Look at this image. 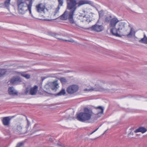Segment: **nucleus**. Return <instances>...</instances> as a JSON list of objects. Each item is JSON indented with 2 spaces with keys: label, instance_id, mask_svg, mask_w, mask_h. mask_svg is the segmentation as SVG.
I'll return each instance as SVG.
<instances>
[{
  "label": "nucleus",
  "instance_id": "obj_1",
  "mask_svg": "<svg viewBox=\"0 0 147 147\" xmlns=\"http://www.w3.org/2000/svg\"><path fill=\"white\" fill-rule=\"evenodd\" d=\"M67 8L69 11H65L60 16V19L62 20H68L69 22L72 24H74L78 26V23L80 22H84L86 20L85 14H80L78 16L76 21L74 19L73 16L77 7L89 3V1L85 0H80L77 2L76 0H67Z\"/></svg>",
  "mask_w": 147,
  "mask_h": 147
},
{
  "label": "nucleus",
  "instance_id": "obj_2",
  "mask_svg": "<svg viewBox=\"0 0 147 147\" xmlns=\"http://www.w3.org/2000/svg\"><path fill=\"white\" fill-rule=\"evenodd\" d=\"M32 4V2L31 1L29 2V3L28 4L26 1H23L22 0H18L17 2V5L19 13L21 15L24 14L28 10L31 16L34 17L32 13L31 9Z\"/></svg>",
  "mask_w": 147,
  "mask_h": 147
},
{
  "label": "nucleus",
  "instance_id": "obj_3",
  "mask_svg": "<svg viewBox=\"0 0 147 147\" xmlns=\"http://www.w3.org/2000/svg\"><path fill=\"white\" fill-rule=\"evenodd\" d=\"M84 111L77 114L76 118L80 121L85 122L91 119L93 113L91 109L87 107L84 108Z\"/></svg>",
  "mask_w": 147,
  "mask_h": 147
},
{
  "label": "nucleus",
  "instance_id": "obj_4",
  "mask_svg": "<svg viewBox=\"0 0 147 147\" xmlns=\"http://www.w3.org/2000/svg\"><path fill=\"white\" fill-rule=\"evenodd\" d=\"M114 28H110V32L113 35L116 36H120L119 34L120 33V30L124 29L125 28L123 22L119 23V26H117Z\"/></svg>",
  "mask_w": 147,
  "mask_h": 147
},
{
  "label": "nucleus",
  "instance_id": "obj_5",
  "mask_svg": "<svg viewBox=\"0 0 147 147\" xmlns=\"http://www.w3.org/2000/svg\"><path fill=\"white\" fill-rule=\"evenodd\" d=\"M78 85L72 84L69 86L67 88V93L70 94H73L77 92L79 89Z\"/></svg>",
  "mask_w": 147,
  "mask_h": 147
},
{
  "label": "nucleus",
  "instance_id": "obj_6",
  "mask_svg": "<svg viewBox=\"0 0 147 147\" xmlns=\"http://www.w3.org/2000/svg\"><path fill=\"white\" fill-rule=\"evenodd\" d=\"M38 87L37 85H34L32 87H28L27 88L25 93H28L31 95H34L36 94L38 91Z\"/></svg>",
  "mask_w": 147,
  "mask_h": 147
},
{
  "label": "nucleus",
  "instance_id": "obj_7",
  "mask_svg": "<svg viewBox=\"0 0 147 147\" xmlns=\"http://www.w3.org/2000/svg\"><path fill=\"white\" fill-rule=\"evenodd\" d=\"M36 11L38 13H44L45 10H47L46 4L44 3H39L35 6Z\"/></svg>",
  "mask_w": 147,
  "mask_h": 147
},
{
  "label": "nucleus",
  "instance_id": "obj_8",
  "mask_svg": "<svg viewBox=\"0 0 147 147\" xmlns=\"http://www.w3.org/2000/svg\"><path fill=\"white\" fill-rule=\"evenodd\" d=\"M109 27L110 28H114L117 26H119V23L121 22H120L116 17L113 18L109 20Z\"/></svg>",
  "mask_w": 147,
  "mask_h": 147
},
{
  "label": "nucleus",
  "instance_id": "obj_9",
  "mask_svg": "<svg viewBox=\"0 0 147 147\" xmlns=\"http://www.w3.org/2000/svg\"><path fill=\"white\" fill-rule=\"evenodd\" d=\"M91 29L92 31L98 32L103 31L104 29L103 26L102 25L96 24L92 26Z\"/></svg>",
  "mask_w": 147,
  "mask_h": 147
},
{
  "label": "nucleus",
  "instance_id": "obj_10",
  "mask_svg": "<svg viewBox=\"0 0 147 147\" xmlns=\"http://www.w3.org/2000/svg\"><path fill=\"white\" fill-rule=\"evenodd\" d=\"M21 82L20 78L18 76L13 77L10 81V83L13 85L19 84Z\"/></svg>",
  "mask_w": 147,
  "mask_h": 147
},
{
  "label": "nucleus",
  "instance_id": "obj_11",
  "mask_svg": "<svg viewBox=\"0 0 147 147\" xmlns=\"http://www.w3.org/2000/svg\"><path fill=\"white\" fill-rule=\"evenodd\" d=\"M11 118L10 117H7L2 118V121L3 124L5 126H9L10 124Z\"/></svg>",
  "mask_w": 147,
  "mask_h": 147
},
{
  "label": "nucleus",
  "instance_id": "obj_12",
  "mask_svg": "<svg viewBox=\"0 0 147 147\" xmlns=\"http://www.w3.org/2000/svg\"><path fill=\"white\" fill-rule=\"evenodd\" d=\"M60 9V7H57V8L53 10V11L52 12L51 15L55 17V19L58 18L59 16V10Z\"/></svg>",
  "mask_w": 147,
  "mask_h": 147
},
{
  "label": "nucleus",
  "instance_id": "obj_13",
  "mask_svg": "<svg viewBox=\"0 0 147 147\" xmlns=\"http://www.w3.org/2000/svg\"><path fill=\"white\" fill-rule=\"evenodd\" d=\"M8 92L9 94L10 95H18V92L15 90L12 87H9Z\"/></svg>",
  "mask_w": 147,
  "mask_h": 147
},
{
  "label": "nucleus",
  "instance_id": "obj_14",
  "mask_svg": "<svg viewBox=\"0 0 147 147\" xmlns=\"http://www.w3.org/2000/svg\"><path fill=\"white\" fill-rule=\"evenodd\" d=\"M51 89L53 90H56L59 87V84L57 80L51 82Z\"/></svg>",
  "mask_w": 147,
  "mask_h": 147
},
{
  "label": "nucleus",
  "instance_id": "obj_15",
  "mask_svg": "<svg viewBox=\"0 0 147 147\" xmlns=\"http://www.w3.org/2000/svg\"><path fill=\"white\" fill-rule=\"evenodd\" d=\"M96 87L94 88L88 90L86 89H85L84 91H101L102 90V89L101 88H100L99 86L98 85H95Z\"/></svg>",
  "mask_w": 147,
  "mask_h": 147
},
{
  "label": "nucleus",
  "instance_id": "obj_16",
  "mask_svg": "<svg viewBox=\"0 0 147 147\" xmlns=\"http://www.w3.org/2000/svg\"><path fill=\"white\" fill-rule=\"evenodd\" d=\"M147 130L145 128L143 127H140L136 129L134 131L135 133H137L139 132H141L142 133H144Z\"/></svg>",
  "mask_w": 147,
  "mask_h": 147
},
{
  "label": "nucleus",
  "instance_id": "obj_17",
  "mask_svg": "<svg viewBox=\"0 0 147 147\" xmlns=\"http://www.w3.org/2000/svg\"><path fill=\"white\" fill-rule=\"evenodd\" d=\"M51 36L55 38H57V39L60 40H62V41H69V40H63V39H62L61 38H60L59 37V35L58 34H55V33H52V34H51Z\"/></svg>",
  "mask_w": 147,
  "mask_h": 147
},
{
  "label": "nucleus",
  "instance_id": "obj_18",
  "mask_svg": "<svg viewBox=\"0 0 147 147\" xmlns=\"http://www.w3.org/2000/svg\"><path fill=\"white\" fill-rule=\"evenodd\" d=\"M95 109H98L100 110V111H98V112L97 113L98 114H103L104 111V109L101 106H98V107H96L95 108Z\"/></svg>",
  "mask_w": 147,
  "mask_h": 147
},
{
  "label": "nucleus",
  "instance_id": "obj_19",
  "mask_svg": "<svg viewBox=\"0 0 147 147\" xmlns=\"http://www.w3.org/2000/svg\"><path fill=\"white\" fill-rule=\"evenodd\" d=\"M22 127L20 125H18L17 126V129L16 131L18 133L21 134L22 131Z\"/></svg>",
  "mask_w": 147,
  "mask_h": 147
},
{
  "label": "nucleus",
  "instance_id": "obj_20",
  "mask_svg": "<svg viewBox=\"0 0 147 147\" xmlns=\"http://www.w3.org/2000/svg\"><path fill=\"white\" fill-rule=\"evenodd\" d=\"M135 34V32L134 30V29L131 28L130 31V32L127 34V36L128 37H129L133 35H134Z\"/></svg>",
  "mask_w": 147,
  "mask_h": 147
},
{
  "label": "nucleus",
  "instance_id": "obj_21",
  "mask_svg": "<svg viewBox=\"0 0 147 147\" xmlns=\"http://www.w3.org/2000/svg\"><path fill=\"white\" fill-rule=\"evenodd\" d=\"M65 90L64 88H62L61 90L57 94L58 96L64 95L65 94Z\"/></svg>",
  "mask_w": 147,
  "mask_h": 147
},
{
  "label": "nucleus",
  "instance_id": "obj_22",
  "mask_svg": "<svg viewBox=\"0 0 147 147\" xmlns=\"http://www.w3.org/2000/svg\"><path fill=\"white\" fill-rule=\"evenodd\" d=\"M7 72V70L5 69H0V74L1 76H2L5 74Z\"/></svg>",
  "mask_w": 147,
  "mask_h": 147
},
{
  "label": "nucleus",
  "instance_id": "obj_23",
  "mask_svg": "<svg viewBox=\"0 0 147 147\" xmlns=\"http://www.w3.org/2000/svg\"><path fill=\"white\" fill-rule=\"evenodd\" d=\"M21 76L26 79H28L30 78V75L28 74H26L24 73H21Z\"/></svg>",
  "mask_w": 147,
  "mask_h": 147
},
{
  "label": "nucleus",
  "instance_id": "obj_24",
  "mask_svg": "<svg viewBox=\"0 0 147 147\" xmlns=\"http://www.w3.org/2000/svg\"><path fill=\"white\" fill-rule=\"evenodd\" d=\"M11 0H7L4 2V5L5 6L8 8L10 5V2Z\"/></svg>",
  "mask_w": 147,
  "mask_h": 147
},
{
  "label": "nucleus",
  "instance_id": "obj_25",
  "mask_svg": "<svg viewBox=\"0 0 147 147\" xmlns=\"http://www.w3.org/2000/svg\"><path fill=\"white\" fill-rule=\"evenodd\" d=\"M60 80L61 82V83L62 84H65L67 82V81L66 80L63 78H61L60 79Z\"/></svg>",
  "mask_w": 147,
  "mask_h": 147
},
{
  "label": "nucleus",
  "instance_id": "obj_26",
  "mask_svg": "<svg viewBox=\"0 0 147 147\" xmlns=\"http://www.w3.org/2000/svg\"><path fill=\"white\" fill-rule=\"evenodd\" d=\"M140 41H142L144 43L147 44V37L144 35V38H142Z\"/></svg>",
  "mask_w": 147,
  "mask_h": 147
},
{
  "label": "nucleus",
  "instance_id": "obj_27",
  "mask_svg": "<svg viewBox=\"0 0 147 147\" xmlns=\"http://www.w3.org/2000/svg\"><path fill=\"white\" fill-rule=\"evenodd\" d=\"M58 1L59 3L58 7H60V6H62L63 5V0H58Z\"/></svg>",
  "mask_w": 147,
  "mask_h": 147
},
{
  "label": "nucleus",
  "instance_id": "obj_28",
  "mask_svg": "<svg viewBox=\"0 0 147 147\" xmlns=\"http://www.w3.org/2000/svg\"><path fill=\"white\" fill-rule=\"evenodd\" d=\"M24 145V143L20 142L17 144L16 146V147H20Z\"/></svg>",
  "mask_w": 147,
  "mask_h": 147
},
{
  "label": "nucleus",
  "instance_id": "obj_29",
  "mask_svg": "<svg viewBox=\"0 0 147 147\" xmlns=\"http://www.w3.org/2000/svg\"><path fill=\"white\" fill-rule=\"evenodd\" d=\"M50 87V86L49 84H47L45 85V88L47 90L49 89V88Z\"/></svg>",
  "mask_w": 147,
  "mask_h": 147
},
{
  "label": "nucleus",
  "instance_id": "obj_30",
  "mask_svg": "<svg viewBox=\"0 0 147 147\" xmlns=\"http://www.w3.org/2000/svg\"><path fill=\"white\" fill-rule=\"evenodd\" d=\"M98 128L95 130L94 131L90 133V134H92L93 133L95 132L97 130V129H98Z\"/></svg>",
  "mask_w": 147,
  "mask_h": 147
}]
</instances>
